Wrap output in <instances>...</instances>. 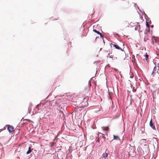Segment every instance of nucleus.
<instances>
[{
	"label": "nucleus",
	"instance_id": "1",
	"mask_svg": "<svg viewBox=\"0 0 159 159\" xmlns=\"http://www.w3.org/2000/svg\"><path fill=\"white\" fill-rule=\"evenodd\" d=\"M88 98H84L82 102L80 104L79 107H87L88 105Z\"/></svg>",
	"mask_w": 159,
	"mask_h": 159
},
{
	"label": "nucleus",
	"instance_id": "2",
	"mask_svg": "<svg viewBox=\"0 0 159 159\" xmlns=\"http://www.w3.org/2000/svg\"><path fill=\"white\" fill-rule=\"evenodd\" d=\"M7 129L9 133H11L14 130V128L13 126L9 125H7Z\"/></svg>",
	"mask_w": 159,
	"mask_h": 159
},
{
	"label": "nucleus",
	"instance_id": "3",
	"mask_svg": "<svg viewBox=\"0 0 159 159\" xmlns=\"http://www.w3.org/2000/svg\"><path fill=\"white\" fill-rule=\"evenodd\" d=\"M113 45V47L117 49H120L122 51H123V50L120 48L117 44H113L111 43L110 44L111 46V45Z\"/></svg>",
	"mask_w": 159,
	"mask_h": 159
},
{
	"label": "nucleus",
	"instance_id": "4",
	"mask_svg": "<svg viewBox=\"0 0 159 159\" xmlns=\"http://www.w3.org/2000/svg\"><path fill=\"white\" fill-rule=\"evenodd\" d=\"M93 31L94 32L97 33L98 34L100 35V37L101 38H103V35L99 31H98L97 30H96L95 29H93Z\"/></svg>",
	"mask_w": 159,
	"mask_h": 159
},
{
	"label": "nucleus",
	"instance_id": "5",
	"mask_svg": "<svg viewBox=\"0 0 159 159\" xmlns=\"http://www.w3.org/2000/svg\"><path fill=\"white\" fill-rule=\"evenodd\" d=\"M149 125L153 129L156 130V128L155 127V126L154 124H153L152 122V120H151V121H150Z\"/></svg>",
	"mask_w": 159,
	"mask_h": 159
},
{
	"label": "nucleus",
	"instance_id": "6",
	"mask_svg": "<svg viewBox=\"0 0 159 159\" xmlns=\"http://www.w3.org/2000/svg\"><path fill=\"white\" fill-rule=\"evenodd\" d=\"M59 113L60 114V116L61 118L65 117V116L64 115V113L61 110H60L59 111Z\"/></svg>",
	"mask_w": 159,
	"mask_h": 159
},
{
	"label": "nucleus",
	"instance_id": "7",
	"mask_svg": "<svg viewBox=\"0 0 159 159\" xmlns=\"http://www.w3.org/2000/svg\"><path fill=\"white\" fill-rule=\"evenodd\" d=\"M32 151V149H31V147L29 146L28 150L26 152V154H30L31 152Z\"/></svg>",
	"mask_w": 159,
	"mask_h": 159
},
{
	"label": "nucleus",
	"instance_id": "8",
	"mask_svg": "<svg viewBox=\"0 0 159 159\" xmlns=\"http://www.w3.org/2000/svg\"><path fill=\"white\" fill-rule=\"evenodd\" d=\"M108 154L107 153H104L102 154L103 158H104L105 159L108 156Z\"/></svg>",
	"mask_w": 159,
	"mask_h": 159
},
{
	"label": "nucleus",
	"instance_id": "9",
	"mask_svg": "<svg viewBox=\"0 0 159 159\" xmlns=\"http://www.w3.org/2000/svg\"><path fill=\"white\" fill-rule=\"evenodd\" d=\"M140 25H138V26H136L135 27V30H139L140 29Z\"/></svg>",
	"mask_w": 159,
	"mask_h": 159
},
{
	"label": "nucleus",
	"instance_id": "10",
	"mask_svg": "<svg viewBox=\"0 0 159 159\" xmlns=\"http://www.w3.org/2000/svg\"><path fill=\"white\" fill-rule=\"evenodd\" d=\"M113 138L114 139L117 140L119 139L120 140V138L118 136L113 135Z\"/></svg>",
	"mask_w": 159,
	"mask_h": 159
},
{
	"label": "nucleus",
	"instance_id": "11",
	"mask_svg": "<svg viewBox=\"0 0 159 159\" xmlns=\"http://www.w3.org/2000/svg\"><path fill=\"white\" fill-rule=\"evenodd\" d=\"M157 70H153V71H152V72L151 74V75H152V76H154L155 74L156 73V71Z\"/></svg>",
	"mask_w": 159,
	"mask_h": 159
},
{
	"label": "nucleus",
	"instance_id": "12",
	"mask_svg": "<svg viewBox=\"0 0 159 159\" xmlns=\"http://www.w3.org/2000/svg\"><path fill=\"white\" fill-rule=\"evenodd\" d=\"M152 140H153L154 141H155V142L157 143V145L158 146V141L157 139L155 137H153L152 138Z\"/></svg>",
	"mask_w": 159,
	"mask_h": 159
},
{
	"label": "nucleus",
	"instance_id": "13",
	"mask_svg": "<svg viewBox=\"0 0 159 159\" xmlns=\"http://www.w3.org/2000/svg\"><path fill=\"white\" fill-rule=\"evenodd\" d=\"M146 25L147 27L150 28L149 25L148 23L147 20H146Z\"/></svg>",
	"mask_w": 159,
	"mask_h": 159
},
{
	"label": "nucleus",
	"instance_id": "14",
	"mask_svg": "<svg viewBox=\"0 0 159 159\" xmlns=\"http://www.w3.org/2000/svg\"><path fill=\"white\" fill-rule=\"evenodd\" d=\"M145 56L146 60H147L149 56L147 53H146Z\"/></svg>",
	"mask_w": 159,
	"mask_h": 159
},
{
	"label": "nucleus",
	"instance_id": "15",
	"mask_svg": "<svg viewBox=\"0 0 159 159\" xmlns=\"http://www.w3.org/2000/svg\"><path fill=\"white\" fill-rule=\"evenodd\" d=\"M144 16L145 18L147 20V19L148 18V16H147V15L144 13Z\"/></svg>",
	"mask_w": 159,
	"mask_h": 159
},
{
	"label": "nucleus",
	"instance_id": "16",
	"mask_svg": "<svg viewBox=\"0 0 159 159\" xmlns=\"http://www.w3.org/2000/svg\"><path fill=\"white\" fill-rule=\"evenodd\" d=\"M148 40V39L146 37H145L144 38V41L145 42H146Z\"/></svg>",
	"mask_w": 159,
	"mask_h": 159
},
{
	"label": "nucleus",
	"instance_id": "17",
	"mask_svg": "<svg viewBox=\"0 0 159 159\" xmlns=\"http://www.w3.org/2000/svg\"><path fill=\"white\" fill-rule=\"evenodd\" d=\"M102 129H103V130H107V129H108V128H108V126H107V127H106L105 128V129H103V127H102Z\"/></svg>",
	"mask_w": 159,
	"mask_h": 159
},
{
	"label": "nucleus",
	"instance_id": "18",
	"mask_svg": "<svg viewBox=\"0 0 159 159\" xmlns=\"http://www.w3.org/2000/svg\"><path fill=\"white\" fill-rule=\"evenodd\" d=\"M148 29L147 30L146 29V30L147 31V33H149L150 32V28H148Z\"/></svg>",
	"mask_w": 159,
	"mask_h": 159
},
{
	"label": "nucleus",
	"instance_id": "19",
	"mask_svg": "<svg viewBox=\"0 0 159 159\" xmlns=\"http://www.w3.org/2000/svg\"><path fill=\"white\" fill-rule=\"evenodd\" d=\"M41 104L40 103L39 104H38L37 105V106H36V107L37 108H38L40 106V105H41Z\"/></svg>",
	"mask_w": 159,
	"mask_h": 159
},
{
	"label": "nucleus",
	"instance_id": "20",
	"mask_svg": "<svg viewBox=\"0 0 159 159\" xmlns=\"http://www.w3.org/2000/svg\"><path fill=\"white\" fill-rule=\"evenodd\" d=\"M157 66L156 65L155 66L153 69L157 70Z\"/></svg>",
	"mask_w": 159,
	"mask_h": 159
},
{
	"label": "nucleus",
	"instance_id": "21",
	"mask_svg": "<svg viewBox=\"0 0 159 159\" xmlns=\"http://www.w3.org/2000/svg\"><path fill=\"white\" fill-rule=\"evenodd\" d=\"M108 56H109V58H112V60H113L114 59L111 57V56H110V53H108Z\"/></svg>",
	"mask_w": 159,
	"mask_h": 159
},
{
	"label": "nucleus",
	"instance_id": "22",
	"mask_svg": "<svg viewBox=\"0 0 159 159\" xmlns=\"http://www.w3.org/2000/svg\"><path fill=\"white\" fill-rule=\"evenodd\" d=\"M54 143H53L51 145H50V147L51 148L54 145Z\"/></svg>",
	"mask_w": 159,
	"mask_h": 159
},
{
	"label": "nucleus",
	"instance_id": "23",
	"mask_svg": "<svg viewBox=\"0 0 159 159\" xmlns=\"http://www.w3.org/2000/svg\"><path fill=\"white\" fill-rule=\"evenodd\" d=\"M134 77V76L133 75H131L130 76V77L131 78H133Z\"/></svg>",
	"mask_w": 159,
	"mask_h": 159
},
{
	"label": "nucleus",
	"instance_id": "24",
	"mask_svg": "<svg viewBox=\"0 0 159 159\" xmlns=\"http://www.w3.org/2000/svg\"><path fill=\"white\" fill-rule=\"evenodd\" d=\"M136 89H133V91L134 92H135L136 91Z\"/></svg>",
	"mask_w": 159,
	"mask_h": 159
},
{
	"label": "nucleus",
	"instance_id": "25",
	"mask_svg": "<svg viewBox=\"0 0 159 159\" xmlns=\"http://www.w3.org/2000/svg\"><path fill=\"white\" fill-rule=\"evenodd\" d=\"M141 130H142V131H143V130H144V129H143V128H141Z\"/></svg>",
	"mask_w": 159,
	"mask_h": 159
},
{
	"label": "nucleus",
	"instance_id": "26",
	"mask_svg": "<svg viewBox=\"0 0 159 159\" xmlns=\"http://www.w3.org/2000/svg\"><path fill=\"white\" fill-rule=\"evenodd\" d=\"M157 67L158 68V69H159V63H158L157 64Z\"/></svg>",
	"mask_w": 159,
	"mask_h": 159
},
{
	"label": "nucleus",
	"instance_id": "27",
	"mask_svg": "<svg viewBox=\"0 0 159 159\" xmlns=\"http://www.w3.org/2000/svg\"><path fill=\"white\" fill-rule=\"evenodd\" d=\"M77 110H78V108H75V111H78Z\"/></svg>",
	"mask_w": 159,
	"mask_h": 159
},
{
	"label": "nucleus",
	"instance_id": "28",
	"mask_svg": "<svg viewBox=\"0 0 159 159\" xmlns=\"http://www.w3.org/2000/svg\"><path fill=\"white\" fill-rule=\"evenodd\" d=\"M150 26H151V28H153L154 27V25H151Z\"/></svg>",
	"mask_w": 159,
	"mask_h": 159
},
{
	"label": "nucleus",
	"instance_id": "29",
	"mask_svg": "<svg viewBox=\"0 0 159 159\" xmlns=\"http://www.w3.org/2000/svg\"><path fill=\"white\" fill-rule=\"evenodd\" d=\"M157 73H158L159 74V69H158L157 71Z\"/></svg>",
	"mask_w": 159,
	"mask_h": 159
},
{
	"label": "nucleus",
	"instance_id": "30",
	"mask_svg": "<svg viewBox=\"0 0 159 159\" xmlns=\"http://www.w3.org/2000/svg\"><path fill=\"white\" fill-rule=\"evenodd\" d=\"M114 69L116 71H117L118 70H117V69L114 68Z\"/></svg>",
	"mask_w": 159,
	"mask_h": 159
},
{
	"label": "nucleus",
	"instance_id": "31",
	"mask_svg": "<svg viewBox=\"0 0 159 159\" xmlns=\"http://www.w3.org/2000/svg\"><path fill=\"white\" fill-rule=\"evenodd\" d=\"M91 84L90 83L89 84V86L90 87H91Z\"/></svg>",
	"mask_w": 159,
	"mask_h": 159
},
{
	"label": "nucleus",
	"instance_id": "32",
	"mask_svg": "<svg viewBox=\"0 0 159 159\" xmlns=\"http://www.w3.org/2000/svg\"><path fill=\"white\" fill-rule=\"evenodd\" d=\"M149 20V22H150V24H151V20ZM149 22V21H148Z\"/></svg>",
	"mask_w": 159,
	"mask_h": 159
},
{
	"label": "nucleus",
	"instance_id": "33",
	"mask_svg": "<svg viewBox=\"0 0 159 159\" xmlns=\"http://www.w3.org/2000/svg\"><path fill=\"white\" fill-rule=\"evenodd\" d=\"M29 121H30V122H32V123H33V121H32V120H29Z\"/></svg>",
	"mask_w": 159,
	"mask_h": 159
},
{
	"label": "nucleus",
	"instance_id": "34",
	"mask_svg": "<svg viewBox=\"0 0 159 159\" xmlns=\"http://www.w3.org/2000/svg\"><path fill=\"white\" fill-rule=\"evenodd\" d=\"M157 63L156 62H155V63H154V64L155 65V66L156 65L157 66V64H156Z\"/></svg>",
	"mask_w": 159,
	"mask_h": 159
},
{
	"label": "nucleus",
	"instance_id": "35",
	"mask_svg": "<svg viewBox=\"0 0 159 159\" xmlns=\"http://www.w3.org/2000/svg\"><path fill=\"white\" fill-rule=\"evenodd\" d=\"M137 8H138L139 10L140 11H141L139 9V7L138 6H137Z\"/></svg>",
	"mask_w": 159,
	"mask_h": 159
},
{
	"label": "nucleus",
	"instance_id": "36",
	"mask_svg": "<svg viewBox=\"0 0 159 159\" xmlns=\"http://www.w3.org/2000/svg\"><path fill=\"white\" fill-rule=\"evenodd\" d=\"M97 142H99V139H98V140L97 141Z\"/></svg>",
	"mask_w": 159,
	"mask_h": 159
},
{
	"label": "nucleus",
	"instance_id": "37",
	"mask_svg": "<svg viewBox=\"0 0 159 159\" xmlns=\"http://www.w3.org/2000/svg\"><path fill=\"white\" fill-rule=\"evenodd\" d=\"M55 139H56V138H55V139H53V142H54V141H55Z\"/></svg>",
	"mask_w": 159,
	"mask_h": 159
},
{
	"label": "nucleus",
	"instance_id": "38",
	"mask_svg": "<svg viewBox=\"0 0 159 159\" xmlns=\"http://www.w3.org/2000/svg\"><path fill=\"white\" fill-rule=\"evenodd\" d=\"M53 17H52L51 18V19H52V20H53Z\"/></svg>",
	"mask_w": 159,
	"mask_h": 159
},
{
	"label": "nucleus",
	"instance_id": "39",
	"mask_svg": "<svg viewBox=\"0 0 159 159\" xmlns=\"http://www.w3.org/2000/svg\"><path fill=\"white\" fill-rule=\"evenodd\" d=\"M127 4H128V5H129V2H127Z\"/></svg>",
	"mask_w": 159,
	"mask_h": 159
},
{
	"label": "nucleus",
	"instance_id": "40",
	"mask_svg": "<svg viewBox=\"0 0 159 159\" xmlns=\"http://www.w3.org/2000/svg\"><path fill=\"white\" fill-rule=\"evenodd\" d=\"M107 66H109V64H108Z\"/></svg>",
	"mask_w": 159,
	"mask_h": 159
},
{
	"label": "nucleus",
	"instance_id": "41",
	"mask_svg": "<svg viewBox=\"0 0 159 159\" xmlns=\"http://www.w3.org/2000/svg\"><path fill=\"white\" fill-rule=\"evenodd\" d=\"M153 38H155V36H152V38H153Z\"/></svg>",
	"mask_w": 159,
	"mask_h": 159
},
{
	"label": "nucleus",
	"instance_id": "42",
	"mask_svg": "<svg viewBox=\"0 0 159 159\" xmlns=\"http://www.w3.org/2000/svg\"><path fill=\"white\" fill-rule=\"evenodd\" d=\"M93 77H92L91 79L90 80H91V79H92Z\"/></svg>",
	"mask_w": 159,
	"mask_h": 159
},
{
	"label": "nucleus",
	"instance_id": "43",
	"mask_svg": "<svg viewBox=\"0 0 159 159\" xmlns=\"http://www.w3.org/2000/svg\"><path fill=\"white\" fill-rule=\"evenodd\" d=\"M95 62V63H96V62H97V61H95V62H94V64Z\"/></svg>",
	"mask_w": 159,
	"mask_h": 159
},
{
	"label": "nucleus",
	"instance_id": "44",
	"mask_svg": "<svg viewBox=\"0 0 159 159\" xmlns=\"http://www.w3.org/2000/svg\"><path fill=\"white\" fill-rule=\"evenodd\" d=\"M70 43H71V42H70V43H69V44H70Z\"/></svg>",
	"mask_w": 159,
	"mask_h": 159
},
{
	"label": "nucleus",
	"instance_id": "45",
	"mask_svg": "<svg viewBox=\"0 0 159 159\" xmlns=\"http://www.w3.org/2000/svg\"><path fill=\"white\" fill-rule=\"evenodd\" d=\"M102 48H100V51L102 50Z\"/></svg>",
	"mask_w": 159,
	"mask_h": 159
},
{
	"label": "nucleus",
	"instance_id": "46",
	"mask_svg": "<svg viewBox=\"0 0 159 159\" xmlns=\"http://www.w3.org/2000/svg\"><path fill=\"white\" fill-rule=\"evenodd\" d=\"M136 5V4H135V6Z\"/></svg>",
	"mask_w": 159,
	"mask_h": 159
},
{
	"label": "nucleus",
	"instance_id": "47",
	"mask_svg": "<svg viewBox=\"0 0 159 159\" xmlns=\"http://www.w3.org/2000/svg\"><path fill=\"white\" fill-rule=\"evenodd\" d=\"M57 19H55V20H57Z\"/></svg>",
	"mask_w": 159,
	"mask_h": 159
},
{
	"label": "nucleus",
	"instance_id": "48",
	"mask_svg": "<svg viewBox=\"0 0 159 159\" xmlns=\"http://www.w3.org/2000/svg\"><path fill=\"white\" fill-rule=\"evenodd\" d=\"M97 38H98L97 37H96V39H97Z\"/></svg>",
	"mask_w": 159,
	"mask_h": 159
},
{
	"label": "nucleus",
	"instance_id": "49",
	"mask_svg": "<svg viewBox=\"0 0 159 159\" xmlns=\"http://www.w3.org/2000/svg\"><path fill=\"white\" fill-rule=\"evenodd\" d=\"M154 136H156V135H154Z\"/></svg>",
	"mask_w": 159,
	"mask_h": 159
},
{
	"label": "nucleus",
	"instance_id": "50",
	"mask_svg": "<svg viewBox=\"0 0 159 159\" xmlns=\"http://www.w3.org/2000/svg\"><path fill=\"white\" fill-rule=\"evenodd\" d=\"M159 79V78H158Z\"/></svg>",
	"mask_w": 159,
	"mask_h": 159
}]
</instances>
